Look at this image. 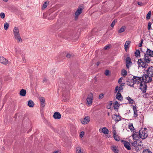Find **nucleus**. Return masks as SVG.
<instances>
[{
  "instance_id": "338daca9",
  "label": "nucleus",
  "mask_w": 153,
  "mask_h": 153,
  "mask_svg": "<svg viewBox=\"0 0 153 153\" xmlns=\"http://www.w3.org/2000/svg\"><path fill=\"white\" fill-rule=\"evenodd\" d=\"M63 54H64V55L65 56H67V53L66 52H64Z\"/></svg>"
},
{
  "instance_id": "473e14b6",
  "label": "nucleus",
  "mask_w": 153,
  "mask_h": 153,
  "mask_svg": "<svg viewBox=\"0 0 153 153\" xmlns=\"http://www.w3.org/2000/svg\"><path fill=\"white\" fill-rule=\"evenodd\" d=\"M125 84L124 83H122L120 85V87H119V90L118 91L120 92V91L123 89V86Z\"/></svg>"
},
{
  "instance_id": "20e7f679",
  "label": "nucleus",
  "mask_w": 153,
  "mask_h": 153,
  "mask_svg": "<svg viewBox=\"0 0 153 153\" xmlns=\"http://www.w3.org/2000/svg\"><path fill=\"white\" fill-rule=\"evenodd\" d=\"M147 129L146 128H142L139 131V134L140 136V138L143 139L146 138L148 136V134L147 131Z\"/></svg>"
},
{
  "instance_id": "49530a36",
  "label": "nucleus",
  "mask_w": 153,
  "mask_h": 153,
  "mask_svg": "<svg viewBox=\"0 0 153 153\" xmlns=\"http://www.w3.org/2000/svg\"><path fill=\"white\" fill-rule=\"evenodd\" d=\"M109 73V71L108 70H106L105 72V74L106 76H108Z\"/></svg>"
},
{
  "instance_id": "37998d69",
  "label": "nucleus",
  "mask_w": 153,
  "mask_h": 153,
  "mask_svg": "<svg viewBox=\"0 0 153 153\" xmlns=\"http://www.w3.org/2000/svg\"><path fill=\"white\" fill-rule=\"evenodd\" d=\"M84 134V131H81L80 132V137H82L83 136V135Z\"/></svg>"
},
{
  "instance_id": "de8ad7c7",
  "label": "nucleus",
  "mask_w": 153,
  "mask_h": 153,
  "mask_svg": "<svg viewBox=\"0 0 153 153\" xmlns=\"http://www.w3.org/2000/svg\"><path fill=\"white\" fill-rule=\"evenodd\" d=\"M125 47V49L126 51H127L128 48V45H127V44H125L124 45Z\"/></svg>"
},
{
  "instance_id": "5fc2aeb1",
  "label": "nucleus",
  "mask_w": 153,
  "mask_h": 153,
  "mask_svg": "<svg viewBox=\"0 0 153 153\" xmlns=\"http://www.w3.org/2000/svg\"><path fill=\"white\" fill-rule=\"evenodd\" d=\"M48 81V79H46L45 78H44L43 79V82H47Z\"/></svg>"
},
{
  "instance_id": "f704fd0d",
  "label": "nucleus",
  "mask_w": 153,
  "mask_h": 153,
  "mask_svg": "<svg viewBox=\"0 0 153 153\" xmlns=\"http://www.w3.org/2000/svg\"><path fill=\"white\" fill-rule=\"evenodd\" d=\"M117 22V19H114L113 22H112L111 24V27H113L114 26L115 23Z\"/></svg>"
},
{
  "instance_id": "6e6552de",
  "label": "nucleus",
  "mask_w": 153,
  "mask_h": 153,
  "mask_svg": "<svg viewBox=\"0 0 153 153\" xmlns=\"http://www.w3.org/2000/svg\"><path fill=\"white\" fill-rule=\"evenodd\" d=\"M133 134L132 135V136L133 139L135 140H137L139 138H140V134H139V132H136L135 131H133Z\"/></svg>"
},
{
  "instance_id": "a18cd8bd",
  "label": "nucleus",
  "mask_w": 153,
  "mask_h": 153,
  "mask_svg": "<svg viewBox=\"0 0 153 153\" xmlns=\"http://www.w3.org/2000/svg\"><path fill=\"white\" fill-rule=\"evenodd\" d=\"M110 48V46L109 45H107L105 46V47H104V49L105 50H106V49Z\"/></svg>"
},
{
  "instance_id": "3c124183",
  "label": "nucleus",
  "mask_w": 153,
  "mask_h": 153,
  "mask_svg": "<svg viewBox=\"0 0 153 153\" xmlns=\"http://www.w3.org/2000/svg\"><path fill=\"white\" fill-rule=\"evenodd\" d=\"M119 90V88L118 86H117L115 88V93H116L117 92V91Z\"/></svg>"
},
{
  "instance_id": "b1692460",
  "label": "nucleus",
  "mask_w": 153,
  "mask_h": 153,
  "mask_svg": "<svg viewBox=\"0 0 153 153\" xmlns=\"http://www.w3.org/2000/svg\"><path fill=\"white\" fill-rule=\"evenodd\" d=\"M128 128L132 132L135 130L133 124L132 123H129L128 125Z\"/></svg>"
},
{
  "instance_id": "8fccbe9b",
  "label": "nucleus",
  "mask_w": 153,
  "mask_h": 153,
  "mask_svg": "<svg viewBox=\"0 0 153 153\" xmlns=\"http://www.w3.org/2000/svg\"><path fill=\"white\" fill-rule=\"evenodd\" d=\"M40 103L42 107H44L45 106V102H40Z\"/></svg>"
},
{
  "instance_id": "c756f323",
  "label": "nucleus",
  "mask_w": 153,
  "mask_h": 153,
  "mask_svg": "<svg viewBox=\"0 0 153 153\" xmlns=\"http://www.w3.org/2000/svg\"><path fill=\"white\" fill-rule=\"evenodd\" d=\"M114 138V140L117 141H119L120 140V138L119 137V136L117 135H113Z\"/></svg>"
},
{
  "instance_id": "5701e85b",
  "label": "nucleus",
  "mask_w": 153,
  "mask_h": 153,
  "mask_svg": "<svg viewBox=\"0 0 153 153\" xmlns=\"http://www.w3.org/2000/svg\"><path fill=\"white\" fill-rule=\"evenodd\" d=\"M114 115L116 116L117 117V118L115 119V121L116 122H117L121 120V117L119 115L114 114Z\"/></svg>"
},
{
  "instance_id": "4c0bfd02",
  "label": "nucleus",
  "mask_w": 153,
  "mask_h": 153,
  "mask_svg": "<svg viewBox=\"0 0 153 153\" xmlns=\"http://www.w3.org/2000/svg\"><path fill=\"white\" fill-rule=\"evenodd\" d=\"M71 37L74 38V39L76 40L79 38V36L77 34V35L76 34L74 36Z\"/></svg>"
},
{
  "instance_id": "72a5a7b5",
  "label": "nucleus",
  "mask_w": 153,
  "mask_h": 153,
  "mask_svg": "<svg viewBox=\"0 0 153 153\" xmlns=\"http://www.w3.org/2000/svg\"><path fill=\"white\" fill-rule=\"evenodd\" d=\"M143 153H152V152L149 149H144L143 151Z\"/></svg>"
},
{
  "instance_id": "4be33fe9",
  "label": "nucleus",
  "mask_w": 153,
  "mask_h": 153,
  "mask_svg": "<svg viewBox=\"0 0 153 153\" xmlns=\"http://www.w3.org/2000/svg\"><path fill=\"white\" fill-rule=\"evenodd\" d=\"M135 56L137 57H140V51L137 49L136 50L134 53Z\"/></svg>"
},
{
  "instance_id": "412c9836",
  "label": "nucleus",
  "mask_w": 153,
  "mask_h": 153,
  "mask_svg": "<svg viewBox=\"0 0 153 153\" xmlns=\"http://www.w3.org/2000/svg\"><path fill=\"white\" fill-rule=\"evenodd\" d=\"M131 144H132V145L133 146H134V147H137V146H138V145H137V140H135L133 142V143H131ZM136 150H139V149H137V148H136Z\"/></svg>"
},
{
  "instance_id": "2f4dec72",
  "label": "nucleus",
  "mask_w": 153,
  "mask_h": 153,
  "mask_svg": "<svg viewBox=\"0 0 153 153\" xmlns=\"http://www.w3.org/2000/svg\"><path fill=\"white\" fill-rule=\"evenodd\" d=\"M9 24L7 22H5L4 24V27L5 30H7L9 27Z\"/></svg>"
},
{
  "instance_id": "864d4df0",
  "label": "nucleus",
  "mask_w": 153,
  "mask_h": 153,
  "mask_svg": "<svg viewBox=\"0 0 153 153\" xmlns=\"http://www.w3.org/2000/svg\"><path fill=\"white\" fill-rule=\"evenodd\" d=\"M151 27V24L150 23H149L148 24V29L149 30L150 29V28Z\"/></svg>"
},
{
  "instance_id": "7ed1b4c3",
  "label": "nucleus",
  "mask_w": 153,
  "mask_h": 153,
  "mask_svg": "<svg viewBox=\"0 0 153 153\" xmlns=\"http://www.w3.org/2000/svg\"><path fill=\"white\" fill-rule=\"evenodd\" d=\"M13 32L14 37L15 39L17 40V42H22V40L19 33V28L18 27H15L13 29Z\"/></svg>"
},
{
  "instance_id": "0e129e2a",
  "label": "nucleus",
  "mask_w": 153,
  "mask_h": 153,
  "mask_svg": "<svg viewBox=\"0 0 153 153\" xmlns=\"http://www.w3.org/2000/svg\"><path fill=\"white\" fill-rule=\"evenodd\" d=\"M53 153H60V152H59L58 151H55Z\"/></svg>"
},
{
  "instance_id": "aec40b11",
  "label": "nucleus",
  "mask_w": 153,
  "mask_h": 153,
  "mask_svg": "<svg viewBox=\"0 0 153 153\" xmlns=\"http://www.w3.org/2000/svg\"><path fill=\"white\" fill-rule=\"evenodd\" d=\"M102 131L103 133L105 134H108L109 133V131L105 127H103L102 129Z\"/></svg>"
},
{
  "instance_id": "cd10ccee",
  "label": "nucleus",
  "mask_w": 153,
  "mask_h": 153,
  "mask_svg": "<svg viewBox=\"0 0 153 153\" xmlns=\"http://www.w3.org/2000/svg\"><path fill=\"white\" fill-rule=\"evenodd\" d=\"M125 26H123L119 30V33H121L125 30Z\"/></svg>"
},
{
  "instance_id": "4468645a",
  "label": "nucleus",
  "mask_w": 153,
  "mask_h": 153,
  "mask_svg": "<svg viewBox=\"0 0 153 153\" xmlns=\"http://www.w3.org/2000/svg\"><path fill=\"white\" fill-rule=\"evenodd\" d=\"M53 118L56 119H59L61 118V115L58 112H55L53 115Z\"/></svg>"
},
{
  "instance_id": "09e8293b",
  "label": "nucleus",
  "mask_w": 153,
  "mask_h": 153,
  "mask_svg": "<svg viewBox=\"0 0 153 153\" xmlns=\"http://www.w3.org/2000/svg\"><path fill=\"white\" fill-rule=\"evenodd\" d=\"M143 40L142 39L141 40L140 43L139 44V47H141L142 46V45L143 44Z\"/></svg>"
},
{
  "instance_id": "13d9d810",
  "label": "nucleus",
  "mask_w": 153,
  "mask_h": 153,
  "mask_svg": "<svg viewBox=\"0 0 153 153\" xmlns=\"http://www.w3.org/2000/svg\"><path fill=\"white\" fill-rule=\"evenodd\" d=\"M137 3H138V5H140V6H142L143 4L141 2H138Z\"/></svg>"
},
{
  "instance_id": "dca6fc26",
  "label": "nucleus",
  "mask_w": 153,
  "mask_h": 153,
  "mask_svg": "<svg viewBox=\"0 0 153 153\" xmlns=\"http://www.w3.org/2000/svg\"><path fill=\"white\" fill-rule=\"evenodd\" d=\"M119 91H118L117 94L116 95V97L118 100L121 101L123 99V97Z\"/></svg>"
},
{
  "instance_id": "a211bd4d",
  "label": "nucleus",
  "mask_w": 153,
  "mask_h": 153,
  "mask_svg": "<svg viewBox=\"0 0 153 153\" xmlns=\"http://www.w3.org/2000/svg\"><path fill=\"white\" fill-rule=\"evenodd\" d=\"M111 149L112 151L115 153H118L119 150L117 149V147L115 146H111Z\"/></svg>"
},
{
  "instance_id": "69168bd1",
  "label": "nucleus",
  "mask_w": 153,
  "mask_h": 153,
  "mask_svg": "<svg viewBox=\"0 0 153 153\" xmlns=\"http://www.w3.org/2000/svg\"><path fill=\"white\" fill-rule=\"evenodd\" d=\"M111 108V106L108 105L107 106V108L108 109H110Z\"/></svg>"
},
{
  "instance_id": "6ab92c4d",
  "label": "nucleus",
  "mask_w": 153,
  "mask_h": 153,
  "mask_svg": "<svg viewBox=\"0 0 153 153\" xmlns=\"http://www.w3.org/2000/svg\"><path fill=\"white\" fill-rule=\"evenodd\" d=\"M26 93V91L24 89H22L20 91L19 94L22 96H25Z\"/></svg>"
},
{
  "instance_id": "052dcab7",
  "label": "nucleus",
  "mask_w": 153,
  "mask_h": 153,
  "mask_svg": "<svg viewBox=\"0 0 153 153\" xmlns=\"http://www.w3.org/2000/svg\"><path fill=\"white\" fill-rule=\"evenodd\" d=\"M116 134V130H114L113 131V135H115Z\"/></svg>"
},
{
  "instance_id": "393cba45",
  "label": "nucleus",
  "mask_w": 153,
  "mask_h": 153,
  "mask_svg": "<svg viewBox=\"0 0 153 153\" xmlns=\"http://www.w3.org/2000/svg\"><path fill=\"white\" fill-rule=\"evenodd\" d=\"M34 105L33 102L31 100H29L28 102V105L30 107H33Z\"/></svg>"
},
{
  "instance_id": "f8f14e48",
  "label": "nucleus",
  "mask_w": 153,
  "mask_h": 153,
  "mask_svg": "<svg viewBox=\"0 0 153 153\" xmlns=\"http://www.w3.org/2000/svg\"><path fill=\"white\" fill-rule=\"evenodd\" d=\"M126 66L127 68H128L129 67V65L132 64L131 59L129 57H127L126 59Z\"/></svg>"
},
{
  "instance_id": "4d7b16f0",
  "label": "nucleus",
  "mask_w": 153,
  "mask_h": 153,
  "mask_svg": "<svg viewBox=\"0 0 153 153\" xmlns=\"http://www.w3.org/2000/svg\"><path fill=\"white\" fill-rule=\"evenodd\" d=\"M122 78L121 77L118 80V82L119 83H121L122 82Z\"/></svg>"
},
{
  "instance_id": "f03ea898",
  "label": "nucleus",
  "mask_w": 153,
  "mask_h": 153,
  "mask_svg": "<svg viewBox=\"0 0 153 153\" xmlns=\"http://www.w3.org/2000/svg\"><path fill=\"white\" fill-rule=\"evenodd\" d=\"M132 79L134 82V84L137 83H141L144 82L145 83H148V82L146 81L147 79L145 78L144 75L142 76L139 77L136 76H134L132 78Z\"/></svg>"
},
{
  "instance_id": "a19ab883",
  "label": "nucleus",
  "mask_w": 153,
  "mask_h": 153,
  "mask_svg": "<svg viewBox=\"0 0 153 153\" xmlns=\"http://www.w3.org/2000/svg\"><path fill=\"white\" fill-rule=\"evenodd\" d=\"M119 105H114V109L115 110H117V109H118V108H119Z\"/></svg>"
},
{
  "instance_id": "ea45409f",
  "label": "nucleus",
  "mask_w": 153,
  "mask_h": 153,
  "mask_svg": "<svg viewBox=\"0 0 153 153\" xmlns=\"http://www.w3.org/2000/svg\"><path fill=\"white\" fill-rule=\"evenodd\" d=\"M0 17L4 19L5 17V14L4 13H1L0 14Z\"/></svg>"
},
{
  "instance_id": "e2e57ef3",
  "label": "nucleus",
  "mask_w": 153,
  "mask_h": 153,
  "mask_svg": "<svg viewBox=\"0 0 153 153\" xmlns=\"http://www.w3.org/2000/svg\"><path fill=\"white\" fill-rule=\"evenodd\" d=\"M15 52H16V53H18V49L17 48H15Z\"/></svg>"
},
{
  "instance_id": "bf43d9fd",
  "label": "nucleus",
  "mask_w": 153,
  "mask_h": 153,
  "mask_svg": "<svg viewBox=\"0 0 153 153\" xmlns=\"http://www.w3.org/2000/svg\"><path fill=\"white\" fill-rule=\"evenodd\" d=\"M112 101H109V103L108 104V105L111 106V105H112Z\"/></svg>"
},
{
  "instance_id": "f3484780",
  "label": "nucleus",
  "mask_w": 153,
  "mask_h": 153,
  "mask_svg": "<svg viewBox=\"0 0 153 153\" xmlns=\"http://www.w3.org/2000/svg\"><path fill=\"white\" fill-rule=\"evenodd\" d=\"M146 53L150 57H153V51L151 50L149 48H147L146 51Z\"/></svg>"
},
{
  "instance_id": "a878e982",
  "label": "nucleus",
  "mask_w": 153,
  "mask_h": 153,
  "mask_svg": "<svg viewBox=\"0 0 153 153\" xmlns=\"http://www.w3.org/2000/svg\"><path fill=\"white\" fill-rule=\"evenodd\" d=\"M126 99L128 101L129 104H132L134 102V100L131 99L129 97L126 98Z\"/></svg>"
},
{
  "instance_id": "774afa93",
  "label": "nucleus",
  "mask_w": 153,
  "mask_h": 153,
  "mask_svg": "<svg viewBox=\"0 0 153 153\" xmlns=\"http://www.w3.org/2000/svg\"><path fill=\"white\" fill-rule=\"evenodd\" d=\"M99 64H100V62H98L97 63V66H98L99 65Z\"/></svg>"
},
{
  "instance_id": "79ce46f5",
  "label": "nucleus",
  "mask_w": 153,
  "mask_h": 153,
  "mask_svg": "<svg viewBox=\"0 0 153 153\" xmlns=\"http://www.w3.org/2000/svg\"><path fill=\"white\" fill-rule=\"evenodd\" d=\"M39 100L40 101V102H45V99L43 97H41L39 98Z\"/></svg>"
},
{
  "instance_id": "c85d7f7f",
  "label": "nucleus",
  "mask_w": 153,
  "mask_h": 153,
  "mask_svg": "<svg viewBox=\"0 0 153 153\" xmlns=\"http://www.w3.org/2000/svg\"><path fill=\"white\" fill-rule=\"evenodd\" d=\"M76 153H82L80 147H77L76 148Z\"/></svg>"
},
{
  "instance_id": "c03bdc74",
  "label": "nucleus",
  "mask_w": 153,
  "mask_h": 153,
  "mask_svg": "<svg viewBox=\"0 0 153 153\" xmlns=\"http://www.w3.org/2000/svg\"><path fill=\"white\" fill-rule=\"evenodd\" d=\"M134 117H137V115H138L137 114V111H134Z\"/></svg>"
},
{
  "instance_id": "bb28decb",
  "label": "nucleus",
  "mask_w": 153,
  "mask_h": 153,
  "mask_svg": "<svg viewBox=\"0 0 153 153\" xmlns=\"http://www.w3.org/2000/svg\"><path fill=\"white\" fill-rule=\"evenodd\" d=\"M127 72L125 69H123L122 70L121 74L122 75V76H125L127 74Z\"/></svg>"
},
{
  "instance_id": "58836bf2",
  "label": "nucleus",
  "mask_w": 153,
  "mask_h": 153,
  "mask_svg": "<svg viewBox=\"0 0 153 153\" xmlns=\"http://www.w3.org/2000/svg\"><path fill=\"white\" fill-rule=\"evenodd\" d=\"M104 96V94H100L99 96V98L100 99H101L103 98Z\"/></svg>"
},
{
  "instance_id": "603ef678",
  "label": "nucleus",
  "mask_w": 153,
  "mask_h": 153,
  "mask_svg": "<svg viewBox=\"0 0 153 153\" xmlns=\"http://www.w3.org/2000/svg\"><path fill=\"white\" fill-rule=\"evenodd\" d=\"M131 43V41H127L126 42L125 44H127V45H130Z\"/></svg>"
},
{
  "instance_id": "423d86ee",
  "label": "nucleus",
  "mask_w": 153,
  "mask_h": 153,
  "mask_svg": "<svg viewBox=\"0 0 153 153\" xmlns=\"http://www.w3.org/2000/svg\"><path fill=\"white\" fill-rule=\"evenodd\" d=\"M145 82L141 83L140 85V88L143 93H146L147 89V86Z\"/></svg>"
},
{
  "instance_id": "9b49d317",
  "label": "nucleus",
  "mask_w": 153,
  "mask_h": 153,
  "mask_svg": "<svg viewBox=\"0 0 153 153\" xmlns=\"http://www.w3.org/2000/svg\"><path fill=\"white\" fill-rule=\"evenodd\" d=\"M90 121V119L89 117L88 116H86L81 120V122L82 124H86L88 123Z\"/></svg>"
},
{
  "instance_id": "680f3d73",
  "label": "nucleus",
  "mask_w": 153,
  "mask_h": 153,
  "mask_svg": "<svg viewBox=\"0 0 153 153\" xmlns=\"http://www.w3.org/2000/svg\"><path fill=\"white\" fill-rule=\"evenodd\" d=\"M114 105H118V102L117 101H116L114 103Z\"/></svg>"
},
{
  "instance_id": "6e6d98bb",
  "label": "nucleus",
  "mask_w": 153,
  "mask_h": 153,
  "mask_svg": "<svg viewBox=\"0 0 153 153\" xmlns=\"http://www.w3.org/2000/svg\"><path fill=\"white\" fill-rule=\"evenodd\" d=\"M133 109L134 111H137V108L135 106H133Z\"/></svg>"
},
{
  "instance_id": "2eb2a0df",
  "label": "nucleus",
  "mask_w": 153,
  "mask_h": 153,
  "mask_svg": "<svg viewBox=\"0 0 153 153\" xmlns=\"http://www.w3.org/2000/svg\"><path fill=\"white\" fill-rule=\"evenodd\" d=\"M126 83L127 85L129 86L132 87H134V84L132 79H128L127 80Z\"/></svg>"
},
{
  "instance_id": "7c9ffc66",
  "label": "nucleus",
  "mask_w": 153,
  "mask_h": 153,
  "mask_svg": "<svg viewBox=\"0 0 153 153\" xmlns=\"http://www.w3.org/2000/svg\"><path fill=\"white\" fill-rule=\"evenodd\" d=\"M151 11H149L148 13L147 14L146 16V19L147 20H149L150 19L151 16Z\"/></svg>"
},
{
  "instance_id": "f257e3e1",
  "label": "nucleus",
  "mask_w": 153,
  "mask_h": 153,
  "mask_svg": "<svg viewBox=\"0 0 153 153\" xmlns=\"http://www.w3.org/2000/svg\"><path fill=\"white\" fill-rule=\"evenodd\" d=\"M137 64L138 67L141 66L144 68V70L146 73L143 74L145 78L147 79V82L148 83L151 82L152 81V77H153V66H149L148 68V65L145 63L142 59H138Z\"/></svg>"
},
{
  "instance_id": "39448f33",
  "label": "nucleus",
  "mask_w": 153,
  "mask_h": 153,
  "mask_svg": "<svg viewBox=\"0 0 153 153\" xmlns=\"http://www.w3.org/2000/svg\"><path fill=\"white\" fill-rule=\"evenodd\" d=\"M93 100V94L92 93H90L88 95L86 99V103L88 105L90 106L92 104Z\"/></svg>"
},
{
  "instance_id": "0eeeda50",
  "label": "nucleus",
  "mask_w": 153,
  "mask_h": 153,
  "mask_svg": "<svg viewBox=\"0 0 153 153\" xmlns=\"http://www.w3.org/2000/svg\"><path fill=\"white\" fill-rule=\"evenodd\" d=\"M144 57L143 58L144 60V63L146 64L148 63L151 61V59L150 56L146 54V53H144Z\"/></svg>"
},
{
  "instance_id": "ddd939ff",
  "label": "nucleus",
  "mask_w": 153,
  "mask_h": 153,
  "mask_svg": "<svg viewBox=\"0 0 153 153\" xmlns=\"http://www.w3.org/2000/svg\"><path fill=\"white\" fill-rule=\"evenodd\" d=\"M124 146L128 150H130L131 148L130 146L129 143L127 141L123 140Z\"/></svg>"
},
{
  "instance_id": "c9c22d12",
  "label": "nucleus",
  "mask_w": 153,
  "mask_h": 153,
  "mask_svg": "<svg viewBox=\"0 0 153 153\" xmlns=\"http://www.w3.org/2000/svg\"><path fill=\"white\" fill-rule=\"evenodd\" d=\"M74 56V55L72 53H68V58H73Z\"/></svg>"
},
{
  "instance_id": "e433bc0d",
  "label": "nucleus",
  "mask_w": 153,
  "mask_h": 153,
  "mask_svg": "<svg viewBox=\"0 0 153 153\" xmlns=\"http://www.w3.org/2000/svg\"><path fill=\"white\" fill-rule=\"evenodd\" d=\"M47 2H45L43 4V5L42 9H45V8L47 7Z\"/></svg>"
},
{
  "instance_id": "9d476101",
  "label": "nucleus",
  "mask_w": 153,
  "mask_h": 153,
  "mask_svg": "<svg viewBox=\"0 0 153 153\" xmlns=\"http://www.w3.org/2000/svg\"><path fill=\"white\" fill-rule=\"evenodd\" d=\"M0 62L4 65H7L9 63V61L3 57L0 56Z\"/></svg>"
},
{
  "instance_id": "1a4fd4ad",
  "label": "nucleus",
  "mask_w": 153,
  "mask_h": 153,
  "mask_svg": "<svg viewBox=\"0 0 153 153\" xmlns=\"http://www.w3.org/2000/svg\"><path fill=\"white\" fill-rule=\"evenodd\" d=\"M82 9L80 7H78L75 13V19L76 20L78 18L79 16L82 12Z\"/></svg>"
}]
</instances>
